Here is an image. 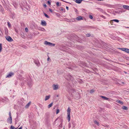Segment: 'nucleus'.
Returning <instances> with one entry per match:
<instances>
[{
	"label": "nucleus",
	"mask_w": 129,
	"mask_h": 129,
	"mask_svg": "<svg viewBox=\"0 0 129 129\" xmlns=\"http://www.w3.org/2000/svg\"><path fill=\"white\" fill-rule=\"evenodd\" d=\"M71 111V109L70 108V107H69L67 110V119L69 122L70 121V120Z\"/></svg>",
	"instance_id": "obj_1"
},
{
	"label": "nucleus",
	"mask_w": 129,
	"mask_h": 129,
	"mask_svg": "<svg viewBox=\"0 0 129 129\" xmlns=\"http://www.w3.org/2000/svg\"><path fill=\"white\" fill-rule=\"evenodd\" d=\"M9 117L7 120V122L8 123L11 124L12 123V118L11 115V114L10 112L9 113Z\"/></svg>",
	"instance_id": "obj_2"
},
{
	"label": "nucleus",
	"mask_w": 129,
	"mask_h": 129,
	"mask_svg": "<svg viewBox=\"0 0 129 129\" xmlns=\"http://www.w3.org/2000/svg\"><path fill=\"white\" fill-rule=\"evenodd\" d=\"M44 44H45L46 45H48L50 46H54L55 45V44H53L50 42H49L47 41H45Z\"/></svg>",
	"instance_id": "obj_3"
},
{
	"label": "nucleus",
	"mask_w": 129,
	"mask_h": 129,
	"mask_svg": "<svg viewBox=\"0 0 129 129\" xmlns=\"http://www.w3.org/2000/svg\"><path fill=\"white\" fill-rule=\"evenodd\" d=\"M119 49L121 50L124 51L125 52L129 53V49L125 48H119Z\"/></svg>",
	"instance_id": "obj_4"
},
{
	"label": "nucleus",
	"mask_w": 129,
	"mask_h": 129,
	"mask_svg": "<svg viewBox=\"0 0 129 129\" xmlns=\"http://www.w3.org/2000/svg\"><path fill=\"white\" fill-rule=\"evenodd\" d=\"M71 91H72V92H71V94L73 96L74 95V94L75 93H76L78 96L77 98H78L79 97V94H78V92H76L75 90H74V89L72 90H71Z\"/></svg>",
	"instance_id": "obj_5"
},
{
	"label": "nucleus",
	"mask_w": 129,
	"mask_h": 129,
	"mask_svg": "<svg viewBox=\"0 0 129 129\" xmlns=\"http://www.w3.org/2000/svg\"><path fill=\"white\" fill-rule=\"evenodd\" d=\"M53 89L54 90H56L59 88V85L57 84H53L52 85Z\"/></svg>",
	"instance_id": "obj_6"
},
{
	"label": "nucleus",
	"mask_w": 129,
	"mask_h": 129,
	"mask_svg": "<svg viewBox=\"0 0 129 129\" xmlns=\"http://www.w3.org/2000/svg\"><path fill=\"white\" fill-rule=\"evenodd\" d=\"M6 38L7 41L9 42H11L13 41V40L9 36L6 37Z\"/></svg>",
	"instance_id": "obj_7"
},
{
	"label": "nucleus",
	"mask_w": 129,
	"mask_h": 129,
	"mask_svg": "<svg viewBox=\"0 0 129 129\" xmlns=\"http://www.w3.org/2000/svg\"><path fill=\"white\" fill-rule=\"evenodd\" d=\"M14 73H13L11 72L9 73L6 76L7 78H10L13 75Z\"/></svg>",
	"instance_id": "obj_8"
},
{
	"label": "nucleus",
	"mask_w": 129,
	"mask_h": 129,
	"mask_svg": "<svg viewBox=\"0 0 129 129\" xmlns=\"http://www.w3.org/2000/svg\"><path fill=\"white\" fill-rule=\"evenodd\" d=\"M41 24L42 26H45L46 25L47 23L45 21L43 20L41 21Z\"/></svg>",
	"instance_id": "obj_9"
},
{
	"label": "nucleus",
	"mask_w": 129,
	"mask_h": 129,
	"mask_svg": "<svg viewBox=\"0 0 129 129\" xmlns=\"http://www.w3.org/2000/svg\"><path fill=\"white\" fill-rule=\"evenodd\" d=\"M76 19L78 21H80L83 20V19L82 17L78 16L76 18Z\"/></svg>",
	"instance_id": "obj_10"
},
{
	"label": "nucleus",
	"mask_w": 129,
	"mask_h": 129,
	"mask_svg": "<svg viewBox=\"0 0 129 129\" xmlns=\"http://www.w3.org/2000/svg\"><path fill=\"white\" fill-rule=\"evenodd\" d=\"M73 1H75L76 3L78 4H80V3L82 0H73Z\"/></svg>",
	"instance_id": "obj_11"
},
{
	"label": "nucleus",
	"mask_w": 129,
	"mask_h": 129,
	"mask_svg": "<svg viewBox=\"0 0 129 129\" xmlns=\"http://www.w3.org/2000/svg\"><path fill=\"white\" fill-rule=\"evenodd\" d=\"M128 7L129 6L125 5H124L123 6V7L124 8L127 10H128Z\"/></svg>",
	"instance_id": "obj_12"
},
{
	"label": "nucleus",
	"mask_w": 129,
	"mask_h": 129,
	"mask_svg": "<svg viewBox=\"0 0 129 129\" xmlns=\"http://www.w3.org/2000/svg\"><path fill=\"white\" fill-rule=\"evenodd\" d=\"M50 97V95H47L45 97V101H46L49 99Z\"/></svg>",
	"instance_id": "obj_13"
},
{
	"label": "nucleus",
	"mask_w": 129,
	"mask_h": 129,
	"mask_svg": "<svg viewBox=\"0 0 129 129\" xmlns=\"http://www.w3.org/2000/svg\"><path fill=\"white\" fill-rule=\"evenodd\" d=\"M5 31V33L6 35H7L8 33V30L7 28L5 27L4 29Z\"/></svg>",
	"instance_id": "obj_14"
},
{
	"label": "nucleus",
	"mask_w": 129,
	"mask_h": 129,
	"mask_svg": "<svg viewBox=\"0 0 129 129\" xmlns=\"http://www.w3.org/2000/svg\"><path fill=\"white\" fill-rule=\"evenodd\" d=\"M30 102H29L28 104H27L25 106V108H28L30 105Z\"/></svg>",
	"instance_id": "obj_15"
},
{
	"label": "nucleus",
	"mask_w": 129,
	"mask_h": 129,
	"mask_svg": "<svg viewBox=\"0 0 129 129\" xmlns=\"http://www.w3.org/2000/svg\"><path fill=\"white\" fill-rule=\"evenodd\" d=\"M101 97L102 98L104 99V100H108L109 99L108 98H107L106 97H105V96H101Z\"/></svg>",
	"instance_id": "obj_16"
},
{
	"label": "nucleus",
	"mask_w": 129,
	"mask_h": 129,
	"mask_svg": "<svg viewBox=\"0 0 129 129\" xmlns=\"http://www.w3.org/2000/svg\"><path fill=\"white\" fill-rule=\"evenodd\" d=\"M60 10L62 11V12L64 13L65 12V9L61 7Z\"/></svg>",
	"instance_id": "obj_17"
},
{
	"label": "nucleus",
	"mask_w": 129,
	"mask_h": 129,
	"mask_svg": "<svg viewBox=\"0 0 129 129\" xmlns=\"http://www.w3.org/2000/svg\"><path fill=\"white\" fill-rule=\"evenodd\" d=\"M20 79L21 80H24V81H26V79L24 78L23 77H21L20 78Z\"/></svg>",
	"instance_id": "obj_18"
},
{
	"label": "nucleus",
	"mask_w": 129,
	"mask_h": 129,
	"mask_svg": "<svg viewBox=\"0 0 129 129\" xmlns=\"http://www.w3.org/2000/svg\"><path fill=\"white\" fill-rule=\"evenodd\" d=\"M94 123L96 124L97 125H98V126H99V123L97 121H96V120H94Z\"/></svg>",
	"instance_id": "obj_19"
},
{
	"label": "nucleus",
	"mask_w": 129,
	"mask_h": 129,
	"mask_svg": "<svg viewBox=\"0 0 129 129\" xmlns=\"http://www.w3.org/2000/svg\"><path fill=\"white\" fill-rule=\"evenodd\" d=\"M53 104V103H52L50 104L48 106V108H49L50 107H51L52 106Z\"/></svg>",
	"instance_id": "obj_20"
},
{
	"label": "nucleus",
	"mask_w": 129,
	"mask_h": 129,
	"mask_svg": "<svg viewBox=\"0 0 129 129\" xmlns=\"http://www.w3.org/2000/svg\"><path fill=\"white\" fill-rule=\"evenodd\" d=\"M72 124L73 125V127H74L75 126V124L74 121H72Z\"/></svg>",
	"instance_id": "obj_21"
},
{
	"label": "nucleus",
	"mask_w": 129,
	"mask_h": 129,
	"mask_svg": "<svg viewBox=\"0 0 129 129\" xmlns=\"http://www.w3.org/2000/svg\"><path fill=\"white\" fill-rule=\"evenodd\" d=\"M122 109L123 110H127V108L125 106H123L122 107Z\"/></svg>",
	"instance_id": "obj_22"
},
{
	"label": "nucleus",
	"mask_w": 129,
	"mask_h": 129,
	"mask_svg": "<svg viewBox=\"0 0 129 129\" xmlns=\"http://www.w3.org/2000/svg\"><path fill=\"white\" fill-rule=\"evenodd\" d=\"M117 103L120 104H123V102L120 100L117 101Z\"/></svg>",
	"instance_id": "obj_23"
},
{
	"label": "nucleus",
	"mask_w": 129,
	"mask_h": 129,
	"mask_svg": "<svg viewBox=\"0 0 129 129\" xmlns=\"http://www.w3.org/2000/svg\"><path fill=\"white\" fill-rule=\"evenodd\" d=\"M2 44L0 43V52H1L2 49Z\"/></svg>",
	"instance_id": "obj_24"
},
{
	"label": "nucleus",
	"mask_w": 129,
	"mask_h": 129,
	"mask_svg": "<svg viewBox=\"0 0 129 129\" xmlns=\"http://www.w3.org/2000/svg\"><path fill=\"white\" fill-rule=\"evenodd\" d=\"M112 21H115V22H119V20H118L116 19H113V20Z\"/></svg>",
	"instance_id": "obj_25"
},
{
	"label": "nucleus",
	"mask_w": 129,
	"mask_h": 129,
	"mask_svg": "<svg viewBox=\"0 0 129 129\" xmlns=\"http://www.w3.org/2000/svg\"><path fill=\"white\" fill-rule=\"evenodd\" d=\"M44 16L47 18H49V16L46 13H44Z\"/></svg>",
	"instance_id": "obj_26"
},
{
	"label": "nucleus",
	"mask_w": 129,
	"mask_h": 129,
	"mask_svg": "<svg viewBox=\"0 0 129 129\" xmlns=\"http://www.w3.org/2000/svg\"><path fill=\"white\" fill-rule=\"evenodd\" d=\"M10 128L11 129H17L16 128H15L13 126H11Z\"/></svg>",
	"instance_id": "obj_27"
},
{
	"label": "nucleus",
	"mask_w": 129,
	"mask_h": 129,
	"mask_svg": "<svg viewBox=\"0 0 129 129\" xmlns=\"http://www.w3.org/2000/svg\"><path fill=\"white\" fill-rule=\"evenodd\" d=\"M94 90H93V89H92L90 91V93H93L94 92Z\"/></svg>",
	"instance_id": "obj_28"
},
{
	"label": "nucleus",
	"mask_w": 129,
	"mask_h": 129,
	"mask_svg": "<svg viewBox=\"0 0 129 129\" xmlns=\"http://www.w3.org/2000/svg\"><path fill=\"white\" fill-rule=\"evenodd\" d=\"M41 30L42 31H46V30L44 28H42L41 29Z\"/></svg>",
	"instance_id": "obj_29"
},
{
	"label": "nucleus",
	"mask_w": 129,
	"mask_h": 129,
	"mask_svg": "<svg viewBox=\"0 0 129 129\" xmlns=\"http://www.w3.org/2000/svg\"><path fill=\"white\" fill-rule=\"evenodd\" d=\"M89 18H90V19H92L93 18V17L91 15H90L89 16Z\"/></svg>",
	"instance_id": "obj_30"
},
{
	"label": "nucleus",
	"mask_w": 129,
	"mask_h": 129,
	"mask_svg": "<svg viewBox=\"0 0 129 129\" xmlns=\"http://www.w3.org/2000/svg\"><path fill=\"white\" fill-rule=\"evenodd\" d=\"M71 126V124L70 123H69L68 125V127L69 128H70Z\"/></svg>",
	"instance_id": "obj_31"
},
{
	"label": "nucleus",
	"mask_w": 129,
	"mask_h": 129,
	"mask_svg": "<svg viewBox=\"0 0 129 129\" xmlns=\"http://www.w3.org/2000/svg\"><path fill=\"white\" fill-rule=\"evenodd\" d=\"M56 5L57 6H59V2H57L56 3Z\"/></svg>",
	"instance_id": "obj_32"
},
{
	"label": "nucleus",
	"mask_w": 129,
	"mask_h": 129,
	"mask_svg": "<svg viewBox=\"0 0 129 129\" xmlns=\"http://www.w3.org/2000/svg\"><path fill=\"white\" fill-rule=\"evenodd\" d=\"M59 112V109H57V110H56V114H57Z\"/></svg>",
	"instance_id": "obj_33"
},
{
	"label": "nucleus",
	"mask_w": 129,
	"mask_h": 129,
	"mask_svg": "<svg viewBox=\"0 0 129 129\" xmlns=\"http://www.w3.org/2000/svg\"><path fill=\"white\" fill-rule=\"evenodd\" d=\"M25 30L26 32H27L28 31V29L27 28V27H26L25 28Z\"/></svg>",
	"instance_id": "obj_34"
},
{
	"label": "nucleus",
	"mask_w": 129,
	"mask_h": 129,
	"mask_svg": "<svg viewBox=\"0 0 129 129\" xmlns=\"http://www.w3.org/2000/svg\"><path fill=\"white\" fill-rule=\"evenodd\" d=\"M8 26L9 27H10L11 26L9 22H8Z\"/></svg>",
	"instance_id": "obj_35"
},
{
	"label": "nucleus",
	"mask_w": 129,
	"mask_h": 129,
	"mask_svg": "<svg viewBox=\"0 0 129 129\" xmlns=\"http://www.w3.org/2000/svg\"><path fill=\"white\" fill-rule=\"evenodd\" d=\"M49 11L51 12V13H52V10L50 8H49Z\"/></svg>",
	"instance_id": "obj_36"
},
{
	"label": "nucleus",
	"mask_w": 129,
	"mask_h": 129,
	"mask_svg": "<svg viewBox=\"0 0 129 129\" xmlns=\"http://www.w3.org/2000/svg\"><path fill=\"white\" fill-rule=\"evenodd\" d=\"M101 16V17H102L103 18H104V19H105V17L104 16H103V15H101V16Z\"/></svg>",
	"instance_id": "obj_37"
},
{
	"label": "nucleus",
	"mask_w": 129,
	"mask_h": 129,
	"mask_svg": "<svg viewBox=\"0 0 129 129\" xmlns=\"http://www.w3.org/2000/svg\"><path fill=\"white\" fill-rule=\"evenodd\" d=\"M47 2L49 5H50L51 3L49 1H48Z\"/></svg>",
	"instance_id": "obj_38"
},
{
	"label": "nucleus",
	"mask_w": 129,
	"mask_h": 129,
	"mask_svg": "<svg viewBox=\"0 0 129 129\" xmlns=\"http://www.w3.org/2000/svg\"><path fill=\"white\" fill-rule=\"evenodd\" d=\"M18 83V82L17 81H16L15 82V85H16Z\"/></svg>",
	"instance_id": "obj_39"
},
{
	"label": "nucleus",
	"mask_w": 129,
	"mask_h": 129,
	"mask_svg": "<svg viewBox=\"0 0 129 129\" xmlns=\"http://www.w3.org/2000/svg\"><path fill=\"white\" fill-rule=\"evenodd\" d=\"M43 6H44V7H46L47 6L46 5V4H44L43 5Z\"/></svg>",
	"instance_id": "obj_40"
},
{
	"label": "nucleus",
	"mask_w": 129,
	"mask_h": 129,
	"mask_svg": "<svg viewBox=\"0 0 129 129\" xmlns=\"http://www.w3.org/2000/svg\"><path fill=\"white\" fill-rule=\"evenodd\" d=\"M86 35L87 36V37H89L90 36V34H87V35Z\"/></svg>",
	"instance_id": "obj_41"
},
{
	"label": "nucleus",
	"mask_w": 129,
	"mask_h": 129,
	"mask_svg": "<svg viewBox=\"0 0 129 129\" xmlns=\"http://www.w3.org/2000/svg\"><path fill=\"white\" fill-rule=\"evenodd\" d=\"M66 8L67 10H69V7H68L66 6Z\"/></svg>",
	"instance_id": "obj_42"
},
{
	"label": "nucleus",
	"mask_w": 129,
	"mask_h": 129,
	"mask_svg": "<svg viewBox=\"0 0 129 129\" xmlns=\"http://www.w3.org/2000/svg\"><path fill=\"white\" fill-rule=\"evenodd\" d=\"M75 12H76L77 13V12H78V10H77V9H75Z\"/></svg>",
	"instance_id": "obj_43"
},
{
	"label": "nucleus",
	"mask_w": 129,
	"mask_h": 129,
	"mask_svg": "<svg viewBox=\"0 0 129 129\" xmlns=\"http://www.w3.org/2000/svg\"><path fill=\"white\" fill-rule=\"evenodd\" d=\"M22 129V127H20L18 129Z\"/></svg>",
	"instance_id": "obj_44"
},
{
	"label": "nucleus",
	"mask_w": 129,
	"mask_h": 129,
	"mask_svg": "<svg viewBox=\"0 0 129 129\" xmlns=\"http://www.w3.org/2000/svg\"><path fill=\"white\" fill-rule=\"evenodd\" d=\"M49 58H47V60L48 61L49 60Z\"/></svg>",
	"instance_id": "obj_45"
},
{
	"label": "nucleus",
	"mask_w": 129,
	"mask_h": 129,
	"mask_svg": "<svg viewBox=\"0 0 129 129\" xmlns=\"http://www.w3.org/2000/svg\"><path fill=\"white\" fill-rule=\"evenodd\" d=\"M112 22H111V24H112Z\"/></svg>",
	"instance_id": "obj_46"
},
{
	"label": "nucleus",
	"mask_w": 129,
	"mask_h": 129,
	"mask_svg": "<svg viewBox=\"0 0 129 129\" xmlns=\"http://www.w3.org/2000/svg\"><path fill=\"white\" fill-rule=\"evenodd\" d=\"M112 22H111V24H112Z\"/></svg>",
	"instance_id": "obj_47"
},
{
	"label": "nucleus",
	"mask_w": 129,
	"mask_h": 129,
	"mask_svg": "<svg viewBox=\"0 0 129 129\" xmlns=\"http://www.w3.org/2000/svg\"><path fill=\"white\" fill-rule=\"evenodd\" d=\"M103 10L102 9H101V11H102Z\"/></svg>",
	"instance_id": "obj_48"
},
{
	"label": "nucleus",
	"mask_w": 129,
	"mask_h": 129,
	"mask_svg": "<svg viewBox=\"0 0 129 129\" xmlns=\"http://www.w3.org/2000/svg\"><path fill=\"white\" fill-rule=\"evenodd\" d=\"M128 10H129V7H128Z\"/></svg>",
	"instance_id": "obj_49"
},
{
	"label": "nucleus",
	"mask_w": 129,
	"mask_h": 129,
	"mask_svg": "<svg viewBox=\"0 0 129 129\" xmlns=\"http://www.w3.org/2000/svg\"><path fill=\"white\" fill-rule=\"evenodd\" d=\"M63 129H65V128H63Z\"/></svg>",
	"instance_id": "obj_50"
}]
</instances>
